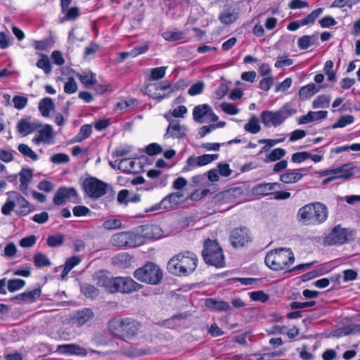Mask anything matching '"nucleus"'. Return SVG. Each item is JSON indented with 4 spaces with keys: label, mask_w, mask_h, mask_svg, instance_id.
Here are the masks:
<instances>
[{
    "label": "nucleus",
    "mask_w": 360,
    "mask_h": 360,
    "mask_svg": "<svg viewBox=\"0 0 360 360\" xmlns=\"http://www.w3.org/2000/svg\"><path fill=\"white\" fill-rule=\"evenodd\" d=\"M94 280L100 287H103L110 293L130 294L139 290L142 285L129 276L108 277L103 272L94 275Z\"/></svg>",
    "instance_id": "f257e3e1"
},
{
    "label": "nucleus",
    "mask_w": 360,
    "mask_h": 360,
    "mask_svg": "<svg viewBox=\"0 0 360 360\" xmlns=\"http://www.w3.org/2000/svg\"><path fill=\"white\" fill-rule=\"evenodd\" d=\"M108 329L114 338L127 342L142 333V325L131 318L114 319L108 322Z\"/></svg>",
    "instance_id": "f03ea898"
},
{
    "label": "nucleus",
    "mask_w": 360,
    "mask_h": 360,
    "mask_svg": "<svg viewBox=\"0 0 360 360\" xmlns=\"http://www.w3.org/2000/svg\"><path fill=\"white\" fill-rule=\"evenodd\" d=\"M198 257L191 252L184 251L173 256L167 263L168 271L175 276H186L195 271Z\"/></svg>",
    "instance_id": "7ed1b4c3"
},
{
    "label": "nucleus",
    "mask_w": 360,
    "mask_h": 360,
    "mask_svg": "<svg viewBox=\"0 0 360 360\" xmlns=\"http://www.w3.org/2000/svg\"><path fill=\"white\" fill-rule=\"evenodd\" d=\"M295 255L290 248H280L269 252L265 257V264L274 271L290 272L295 262Z\"/></svg>",
    "instance_id": "20e7f679"
},
{
    "label": "nucleus",
    "mask_w": 360,
    "mask_h": 360,
    "mask_svg": "<svg viewBox=\"0 0 360 360\" xmlns=\"http://www.w3.org/2000/svg\"><path fill=\"white\" fill-rule=\"evenodd\" d=\"M297 217L306 225H318L326 220L328 208L321 202L309 203L299 209Z\"/></svg>",
    "instance_id": "39448f33"
},
{
    "label": "nucleus",
    "mask_w": 360,
    "mask_h": 360,
    "mask_svg": "<svg viewBox=\"0 0 360 360\" xmlns=\"http://www.w3.org/2000/svg\"><path fill=\"white\" fill-rule=\"evenodd\" d=\"M297 110L292 107L290 103H286L276 111H262L260 115V119L265 127H276L282 124L287 118L295 114Z\"/></svg>",
    "instance_id": "423d86ee"
},
{
    "label": "nucleus",
    "mask_w": 360,
    "mask_h": 360,
    "mask_svg": "<svg viewBox=\"0 0 360 360\" xmlns=\"http://www.w3.org/2000/svg\"><path fill=\"white\" fill-rule=\"evenodd\" d=\"M133 276L140 282L156 285L161 283L163 272L158 264L148 262L143 266L136 269Z\"/></svg>",
    "instance_id": "0eeeda50"
},
{
    "label": "nucleus",
    "mask_w": 360,
    "mask_h": 360,
    "mask_svg": "<svg viewBox=\"0 0 360 360\" xmlns=\"http://www.w3.org/2000/svg\"><path fill=\"white\" fill-rule=\"evenodd\" d=\"M202 254L207 264L217 267H221L224 265L222 249L216 240L210 239L205 240Z\"/></svg>",
    "instance_id": "6e6552de"
},
{
    "label": "nucleus",
    "mask_w": 360,
    "mask_h": 360,
    "mask_svg": "<svg viewBox=\"0 0 360 360\" xmlns=\"http://www.w3.org/2000/svg\"><path fill=\"white\" fill-rule=\"evenodd\" d=\"M107 184L95 178L86 179L82 184L85 193L90 198H99L106 193Z\"/></svg>",
    "instance_id": "1a4fd4ad"
},
{
    "label": "nucleus",
    "mask_w": 360,
    "mask_h": 360,
    "mask_svg": "<svg viewBox=\"0 0 360 360\" xmlns=\"http://www.w3.org/2000/svg\"><path fill=\"white\" fill-rule=\"evenodd\" d=\"M193 118L195 122H214L219 117L214 114L212 108L208 104H202L195 106L193 110Z\"/></svg>",
    "instance_id": "9d476101"
},
{
    "label": "nucleus",
    "mask_w": 360,
    "mask_h": 360,
    "mask_svg": "<svg viewBox=\"0 0 360 360\" xmlns=\"http://www.w3.org/2000/svg\"><path fill=\"white\" fill-rule=\"evenodd\" d=\"M79 199V195L75 188L61 186L55 193L53 202L56 205H62L68 201L77 203Z\"/></svg>",
    "instance_id": "9b49d317"
},
{
    "label": "nucleus",
    "mask_w": 360,
    "mask_h": 360,
    "mask_svg": "<svg viewBox=\"0 0 360 360\" xmlns=\"http://www.w3.org/2000/svg\"><path fill=\"white\" fill-rule=\"evenodd\" d=\"M352 164H345L341 167L326 171L323 175L330 176L324 180L325 183L330 182L334 179H342L344 181L350 179L354 176Z\"/></svg>",
    "instance_id": "f8f14e48"
},
{
    "label": "nucleus",
    "mask_w": 360,
    "mask_h": 360,
    "mask_svg": "<svg viewBox=\"0 0 360 360\" xmlns=\"http://www.w3.org/2000/svg\"><path fill=\"white\" fill-rule=\"evenodd\" d=\"M136 238L140 236L129 231L120 232L114 234L110 240L113 246L122 248L125 246L134 247L137 245Z\"/></svg>",
    "instance_id": "ddd939ff"
},
{
    "label": "nucleus",
    "mask_w": 360,
    "mask_h": 360,
    "mask_svg": "<svg viewBox=\"0 0 360 360\" xmlns=\"http://www.w3.org/2000/svg\"><path fill=\"white\" fill-rule=\"evenodd\" d=\"M349 236H352V231H349L347 229L340 226H335L330 233L325 238L324 242L328 245H342L348 240Z\"/></svg>",
    "instance_id": "4468645a"
},
{
    "label": "nucleus",
    "mask_w": 360,
    "mask_h": 360,
    "mask_svg": "<svg viewBox=\"0 0 360 360\" xmlns=\"http://www.w3.org/2000/svg\"><path fill=\"white\" fill-rule=\"evenodd\" d=\"M229 240L232 246L236 248L244 247L251 241L250 231L245 227L235 229L232 231Z\"/></svg>",
    "instance_id": "2eb2a0df"
},
{
    "label": "nucleus",
    "mask_w": 360,
    "mask_h": 360,
    "mask_svg": "<svg viewBox=\"0 0 360 360\" xmlns=\"http://www.w3.org/2000/svg\"><path fill=\"white\" fill-rule=\"evenodd\" d=\"M188 129L184 124H181L179 121L173 120L169 122L165 138H172L181 139L186 136Z\"/></svg>",
    "instance_id": "dca6fc26"
},
{
    "label": "nucleus",
    "mask_w": 360,
    "mask_h": 360,
    "mask_svg": "<svg viewBox=\"0 0 360 360\" xmlns=\"http://www.w3.org/2000/svg\"><path fill=\"white\" fill-rule=\"evenodd\" d=\"M30 117H23L17 124V130L22 136L32 134L41 127L38 122H30Z\"/></svg>",
    "instance_id": "f3484780"
},
{
    "label": "nucleus",
    "mask_w": 360,
    "mask_h": 360,
    "mask_svg": "<svg viewBox=\"0 0 360 360\" xmlns=\"http://www.w3.org/2000/svg\"><path fill=\"white\" fill-rule=\"evenodd\" d=\"M117 169L124 173H139L142 169V165L135 159L124 158L118 164Z\"/></svg>",
    "instance_id": "a211bd4d"
},
{
    "label": "nucleus",
    "mask_w": 360,
    "mask_h": 360,
    "mask_svg": "<svg viewBox=\"0 0 360 360\" xmlns=\"http://www.w3.org/2000/svg\"><path fill=\"white\" fill-rule=\"evenodd\" d=\"M282 188L283 185L280 183H262L255 186L252 188V192L258 195H267Z\"/></svg>",
    "instance_id": "6ab92c4d"
},
{
    "label": "nucleus",
    "mask_w": 360,
    "mask_h": 360,
    "mask_svg": "<svg viewBox=\"0 0 360 360\" xmlns=\"http://www.w3.org/2000/svg\"><path fill=\"white\" fill-rule=\"evenodd\" d=\"M171 84L169 83L162 84L160 83H153L148 84L145 88L146 93L151 98L161 101L164 98L167 97V94L161 95L158 93V91H165L170 89Z\"/></svg>",
    "instance_id": "aec40b11"
},
{
    "label": "nucleus",
    "mask_w": 360,
    "mask_h": 360,
    "mask_svg": "<svg viewBox=\"0 0 360 360\" xmlns=\"http://www.w3.org/2000/svg\"><path fill=\"white\" fill-rule=\"evenodd\" d=\"M57 351L63 354L77 355L85 356L87 355V350L77 344H64L58 345Z\"/></svg>",
    "instance_id": "412c9836"
},
{
    "label": "nucleus",
    "mask_w": 360,
    "mask_h": 360,
    "mask_svg": "<svg viewBox=\"0 0 360 360\" xmlns=\"http://www.w3.org/2000/svg\"><path fill=\"white\" fill-rule=\"evenodd\" d=\"M94 316V314L92 309L89 308H84L75 314L72 318V322L77 327H80L90 321Z\"/></svg>",
    "instance_id": "4be33fe9"
},
{
    "label": "nucleus",
    "mask_w": 360,
    "mask_h": 360,
    "mask_svg": "<svg viewBox=\"0 0 360 360\" xmlns=\"http://www.w3.org/2000/svg\"><path fill=\"white\" fill-rule=\"evenodd\" d=\"M182 197L183 193L181 192L172 193L160 201L159 208L165 210L172 209L180 202Z\"/></svg>",
    "instance_id": "5701e85b"
},
{
    "label": "nucleus",
    "mask_w": 360,
    "mask_h": 360,
    "mask_svg": "<svg viewBox=\"0 0 360 360\" xmlns=\"http://www.w3.org/2000/svg\"><path fill=\"white\" fill-rule=\"evenodd\" d=\"M53 137V128L49 124H45L43 129L39 130L38 134L32 139L33 142L50 143Z\"/></svg>",
    "instance_id": "b1692460"
},
{
    "label": "nucleus",
    "mask_w": 360,
    "mask_h": 360,
    "mask_svg": "<svg viewBox=\"0 0 360 360\" xmlns=\"http://www.w3.org/2000/svg\"><path fill=\"white\" fill-rule=\"evenodd\" d=\"M303 175L299 172V169H288L280 175V181L284 184H290L298 182Z\"/></svg>",
    "instance_id": "393cba45"
},
{
    "label": "nucleus",
    "mask_w": 360,
    "mask_h": 360,
    "mask_svg": "<svg viewBox=\"0 0 360 360\" xmlns=\"http://www.w3.org/2000/svg\"><path fill=\"white\" fill-rule=\"evenodd\" d=\"M20 176V190L26 193L28 184L31 182L33 176V170L28 168H22L19 173Z\"/></svg>",
    "instance_id": "a878e982"
},
{
    "label": "nucleus",
    "mask_w": 360,
    "mask_h": 360,
    "mask_svg": "<svg viewBox=\"0 0 360 360\" xmlns=\"http://www.w3.org/2000/svg\"><path fill=\"white\" fill-rule=\"evenodd\" d=\"M321 86L311 83L302 87L299 92V97L301 100H306L314 96L319 92L321 89Z\"/></svg>",
    "instance_id": "bb28decb"
},
{
    "label": "nucleus",
    "mask_w": 360,
    "mask_h": 360,
    "mask_svg": "<svg viewBox=\"0 0 360 360\" xmlns=\"http://www.w3.org/2000/svg\"><path fill=\"white\" fill-rule=\"evenodd\" d=\"M41 289L39 288H35L32 290L26 291L17 295L14 299L20 300L25 302L31 303L34 302L41 296Z\"/></svg>",
    "instance_id": "cd10ccee"
},
{
    "label": "nucleus",
    "mask_w": 360,
    "mask_h": 360,
    "mask_svg": "<svg viewBox=\"0 0 360 360\" xmlns=\"http://www.w3.org/2000/svg\"><path fill=\"white\" fill-rule=\"evenodd\" d=\"M238 18V13L232 8H226L219 16L220 21L225 25L233 23Z\"/></svg>",
    "instance_id": "c85d7f7f"
},
{
    "label": "nucleus",
    "mask_w": 360,
    "mask_h": 360,
    "mask_svg": "<svg viewBox=\"0 0 360 360\" xmlns=\"http://www.w3.org/2000/svg\"><path fill=\"white\" fill-rule=\"evenodd\" d=\"M53 109L54 103L51 98L46 97L40 101L39 103V110L43 117H49L50 111Z\"/></svg>",
    "instance_id": "c756f323"
},
{
    "label": "nucleus",
    "mask_w": 360,
    "mask_h": 360,
    "mask_svg": "<svg viewBox=\"0 0 360 360\" xmlns=\"http://www.w3.org/2000/svg\"><path fill=\"white\" fill-rule=\"evenodd\" d=\"M318 34L304 35L298 39L297 44L300 49H307L309 46L316 44Z\"/></svg>",
    "instance_id": "7c9ffc66"
},
{
    "label": "nucleus",
    "mask_w": 360,
    "mask_h": 360,
    "mask_svg": "<svg viewBox=\"0 0 360 360\" xmlns=\"http://www.w3.org/2000/svg\"><path fill=\"white\" fill-rule=\"evenodd\" d=\"M285 150L281 148H275L266 155L264 162L266 163H269L280 160L285 155Z\"/></svg>",
    "instance_id": "2f4dec72"
},
{
    "label": "nucleus",
    "mask_w": 360,
    "mask_h": 360,
    "mask_svg": "<svg viewBox=\"0 0 360 360\" xmlns=\"http://www.w3.org/2000/svg\"><path fill=\"white\" fill-rule=\"evenodd\" d=\"M76 76L86 86L96 84V83L95 75L91 71H84L82 73H77Z\"/></svg>",
    "instance_id": "473e14b6"
},
{
    "label": "nucleus",
    "mask_w": 360,
    "mask_h": 360,
    "mask_svg": "<svg viewBox=\"0 0 360 360\" xmlns=\"http://www.w3.org/2000/svg\"><path fill=\"white\" fill-rule=\"evenodd\" d=\"M132 259V257L128 254L120 253L114 258L113 262L122 268H127L131 264Z\"/></svg>",
    "instance_id": "72a5a7b5"
},
{
    "label": "nucleus",
    "mask_w": 360,
    "mask_h": 360,
    "mask_svg": "<svg viewBox=\"0 0 360 360\" xmlns=\"http://www.w3.org/2000/svg\"><path fill=\"white\" fill-rule=\"evenodd\" d=\"M208 307L212 308L218 311H228L231 309L228 302L224 301H216L214 299H208L206 301Z\"/></svg>",
    "instance_id": "f704fd0d"
},
{
    "label": "nucleus",
    "mask_w": 360,
    "mask_h": 360,
    "mask_svg": "<svg viewBox=\"0 0 360 360\" xmlns=\"http://www.w3.org/2000/svg\"><path fill=\"white\" fill-rule=\"evenodd\" d=\"M244 129L246 131L251 134H257L261 130L258 118L253 115L249 121L245 124Z\"/></svg>",
    "instance_id": "c9c22d12"
},
{
    "label": "nucleus",
    "mask_w": 360,
    "mask_h": 360,
    "mask_svg": "<svg viewBox=\"0 0 360 360\" xmlns=\"http://www.w3.org/2000/svg\"><path fill=\"white\" fill-rule=\"evenodd\" d=\"M33 261L35 266L37 268H41L51 265V262L49 258L41 252L36 253L33 257Z\"/></svg>",
    "instance_id": "e433bc0d"
},
{
    "label": "nucleus",
    "mask_w": 360,
    "mask_h": 360,
    "mask_svg": "<svg viewBox=\"0 0 360 360\" xmlns=\"http://www.w3.org/2000/svg\"><path fill=\"white\" fill-rule=\"evenodd\" d=\"M92 132V127L90 124L83 125L79 130V132L75 136L74 142H81L90 136Z\"/></svg>",
    "instance_id": "4c0bfd02"
},
{
    "label": "nucleus",
    "mask_w": 360,
    "mask_h": 360,
    "mask_svg": "<svg viewBox=\"0 0 360 360\" xmlns=\"http://www.w3.org/2000/svg\"><path fill=\"white\" fill-rule=\"evenodd\" d=\"M82 293L89 298L94 299L99 294V290L91 284L84 283L81 286Z\"/></svg>",
    "instance_id": "58836bf2"
},
{
    "label": "nucleus",
    "mask_w": 360,
    "mask_h": 360,
    "mask_svg": "<svg viewBox=\"0 0 360 360\" xmlns=\"http://www.w3.org/2000/svg\"><path fill=\"white\" fill-rule=\"evenodd\" d=\"M37 66L43 70L46 75H49L52 70L49 58L45 54H41V58L37 62Z\"/></svg>",
    "instance_id": "ea45409f"
},
{
    "label": "nucleus",
    "mask_w": 360,
    "mask_h": 360,
    "mask_svg": "<svg viewBox=\"0 0 360 360\" xmlns=\"http://www.w3.org/2000/svg\"><path fill=\"white\" fill-rule=\"evenodd\" d=\"M18 149L24 157L29 158L34 161H36L38 159L37 154L33 151L29 146L26 144H20L18 147Z\"/></svg>",
    "instance_id": "a19ab883"
},
{
    "label": "nucleus",
    "mask_w": 360,
    "mask_h": 360,
    "mask_svg": "<svg viewBox=\"0 0 360 360\" xmlns=\"http://www.w3.org/2000/svg\"><path fill=\"white\" fill-rule=\"evenodd\" d=\"M354 116L351 115H346L342 116L338 122H335L332 125L333 129H337V128H342L346 127L348 124H350L354 122Z\"/></svg>",
    "instance_id": "79ce46f5"
},
{
    "label": "nucleus",
    "mask_w": 360,
    "mask_h": 360,
    "mask_svg": "<svg viewBox=\"0 0 360 360\" xmlns=\"http://www.w3.org/2000/svg\"><path fill=\"white\" fill-rule=\"evenodd\" d=\"M330 101V97L326 95L319 96L312 103L313 108H328Z\"/></svg>",
    "instance_id": "37998d69"
},
{
    "label": "nucleus",
    "mask_w": 360,
    "mask_h": 360,
    "mask_svg": "<svg viewBox=\"0 0 360 360\" xmlns=\"http://www.w3.org/2000/svg\"><path fill=\"white\" fill-rule=\"evenodd\" d=\"M16 204L20 208L19 214L21 215H26L30 212L29 202L23 196L18 195L16 198Z\"/></svg>",
    "instance_id": "c03bdc74"
},
{
    "label": "nucleus",
    "mask_w": 360,
    "mask_h": 360,
    "mask_svg": "<svg viewBox=\"0 0 360 360\" xmlns=\"http://www.w3.org/2000/svg\"><path fill=\"white\" fill-rule=\"evenodd\" d=\"M64 242V236L62 234L52 235L47 238L46 243L49 247H58Z\"/></svg>",
    "instance_id": "a18cd8bd"
},
{
    "label": "nucleus",
    "mask_w": 360,
    "mask_h": 360,
    "mask_svg": "<svg viewBox=\"0 0 360 360\" xmlns=\"http://www.w3.org/2000/svg\"><path fill=\"white\" fill-rule=\"evenodd\" d=\"M323 9L322 8L314 10L311 13L308 14L305 18L302 20V24L306 25L314 23L316 19L323 13Z\"/></svg>",
    "instance_id": "49530a36"
},
{
    "label": "nucleus",
    "mask_w": 360,
    "mask_h": 360,
    "mask_svg": "<svg viewBox=\"0 0 360 360\" xmlns=\"http://www.w3.org/2000/svg\"><path fill=\"white\" fill-rule=\"evenodd\" d=\"M103 227L106 230L118 229L122 227V221L117 219H107L103 221Z\"/></svg>",
    "instance_id": "de8ad7c7"
},
{
    "label": "nucleus",
    "mask_w": 360,
    "mask_h": 360,
    "mask_svg": "<svg viewBox=\"0 0 360 360\" xmlns=\"http://www.w3.org/2000/svg\"><path fill=\"white\" fill-rule=\"evenodd\" d=\"M25 284L22 279H10L8 281V290L10 292H15L21 289Z\"/></svg>",
    "instance_id": "09e8293b"
},
{
    "label": "nucleus",
    "mask_w": 360,
    "mask_h": 360,
    "mask_svg": "<svg viewBox=\"0 0 360 360\" xmlns=\"http://www.w3.org/2000/svg\"><path fill=\"white\" fill-rule=\"evenodd\" d=\"M77 90V84L75 79L72 77L68 78L67 82L64 85V91L66 94H73Z\"/></svg>",
    "instance_id": "8fccbe9b"
},
{
    "label": "nucleus",
    "mask_w": 360,
    "mask_h": 360,
    "mask_svg": "<svg viewBox=\"0 0 360 360\" xmlns=\"http://www.w3.org/2000/svg\"><path fill=\"white\" fill-rule=\"evenodd\" d=\"M221 109L226 114L234 115L239 112V109L232 103L223 102L220 105Z\"/></svg>",
    "instance_id": "3c124183"
},
{
    "label": "nucleus",
    "mask_w": 360,
    "mask_h": 360,
    "mask_svg": "<svg viewBox=\"0 0 360 360\" xmlns=\"http://www.w3.org/2000/svg\"><path fill=\"white\" fill-rule=\"evenodd\" d=\"M28 99L23 96H15L13 98V103L15 108L18 110L23 109L27 104Z\"/></svg>",
    "instance_id": "603ef678"
},
{
    "label": "nucleus",
    "mask_w": 360,
    "mask_h": 360,
    "mask_svg": "<svg viewBox=\"0 0 360 360\" xmlns=\"http://www.w3.org/2000/svg\"><path fill=\"white\" fill-rule=\"evenodd\" d=\"M166 68V67H159L151 69L150 79L152 80H158L163 78L165 75Z\"/></svg>",
    "instance_id": "864d4df0"
},
{
    "label": "nucleus",
    "mask_w": 360,
    "mask_h": 360,
    "mask_svg": "<svg viewBox=\"0 0 360 360\" xmlns=\"http://www.w3.org/2000/svg\"><path fill=\"white\" fill-rule=\"evenodd\" d=\"M218 158L217 154H205L198 157V165L200 167L206 165Z\"/></svg>",
    "instance_id": "5fc2aeb1"
},
{
    "label": "nucleus",
    "mask_w": 360,
    "mask_h": 360,
    "mask_svg": "<svg viewBox=\"0 0 360 360\" xmlns=\"http://www.w3.org/2000/svg\"><path fill=\"white\" fill-rule=\"evenodd\" d=\"M249 295L252 300L259 301L261 302H265L269 298V295L262 290L251 292Z\"/></svg>",
    "instance_id": "6e6d98bb"
},
{
    "label": "nucleus",
    "mask_w": 360,
    "mask_h": 360,
    "mask_svg": "<svg viewBox=\"0 0 360 360\" xmlns=\"http://www.w3.org/2000/svg\"><path fill=\"white\" fill-rule=\"evenodd\" d=\"M146 230L149 232H147L146 235L148 238H158L161 236V229L158 225H150L148 226Z\"/></svg>",
    "instance_id": "4d7b16f0"
},
{
    "label": "nucleus",
    "mask_w": 360,
    "mask_h": 360,
    "mask_svg": "<svg viewBox=\"0 0 360 360\" xmlns=\"http://www.w3.org/2000/svg\"><path fill=\"white\" fill-rule=\"evenodd\" d=\"M32 46L36 50L44 51L51 46V42L48 39L39 41L34 40L32 42Z\"/></svg>",
    "instance_id": "13d9d810"
},
{
    "label": "nucleus",
    "mask_w": 360,
    "mask_h": 360,
    "mask_svg": "<svg viewBox=\"0 0 360 360\" xmlns=\"http://www.w3.org/2000/svg\"><path fill=\"white\" fill-rule=\"evenodd\" d=\"M162 37L167 41H177L183 38V33L179 31L165 32L162 34Z\"/></svg>",
    "instance_id": "bf43d9fd"
},
{
    "label": "nucleus",
    "mask_w": 360,
    "mask_h": 360,
    "mask_svg": "<svg viewBox=\"0 0 360 360\" xmlns=\"http://www.w3.org/2000/svg\"><path fill=\"white\" fill-rule=\"evenodd\" d=\"M51 162L56 164H64L70 161L69 156L65 153H57L51 156Z\"/></svg>",
    "instance_id": "052dcab7"
},
{
    "label": "nucleus",
    "mask_w": 360,
    "mask_h": 360,
    "mask_svg": "<svg viewBox=\"0 0 360 360\" xmlns=\"http://www.w3.org/2000/svg\"><path fill=\"white\" fill-rule=\"evenodd\" d=\"M148 43H144L141 46H137L131 50V57L134 58L140 54L144 53L148 51Z\"/></svg>",
    "instance_id": "680f3d73"
},
{
    "label": "nucleus",
    "mask_w": 360,
    "mask_h": 360,
    "mask_svg": "<svg viewBox=\"0 0 360 360\" xmlns=\"http://www.w3.org/2000/svg\"><path fill=\"white\" fill-rule=\"evenodd\" d=\"M310 153L308 152H298L292 154V161L296 163H300L307 159H309Z\"/></svg>",
    "instance_id": "e2e57ef3"
},
{
    "label": "nucleus",
    "mask_w": 360,
    "mask_h": 360,
    "mask_svg": "<svg viewBox=\"0 0 360 360\" xmlns=\"http://www.w3.org/2000/svg\"><path fill=\"white\" fill-rule=\"evenodd\" d=\"M146 153L149 155H155L162 151V147L155 143L149 144L145 150Z\"/></svg>",
    "instance_id": "0e129e2a"
},
{
    "label": "nucleus",
    "mask_w": 360,
    "mask_h": 360,
    "mask_svg": "<svg viewBox=\"0 0 360 360\" xmlns=\"http://www.w3.org/2000/svg\"><path fill=\"white\" fill-rule=\"evenodd\" d=\"M205 85L202 82H198L193 84L188 89V93L191 96H195L200 94L204 89Z\"/></svg>",
    "instance_id": "69168bd1"
},
{
    "label": "nucleus",
    "mask_w": 360,
    "mask_h": 360,
    "mask_svg": "<svg viewBox=\"0 0 360 360\" xmlns=\"http://www.w3.org/2000/svg\"><path fill=\"white\" fill-rule=\"evenodd\" d=\"M73 214L76 217H82L86 216L90 213V210L86 207V206L83 205H77L74 207L73 210Z\"/></svg>",
    "instance_id": "338daca9"
},
{
    "label": "nucleus",
    "mask_w": 360,
    "mask_h": 360,
    "mask_svg": "<svg viewBox=\"0 0 360 360\" xmlns=\"http://www.w3.org/2000/svg\"><path fill=\"white\" fill-rule=\"evenodd\" d=\"M217 168L219 174L223 176L227 177L232 173V170L229 168V165L227 163H219L217 165Z\"/></svg>",
    "instance_id": "774afa93"
}]
</instances>
